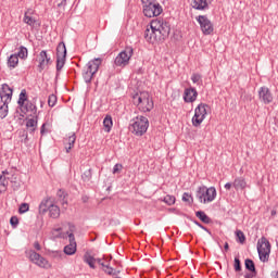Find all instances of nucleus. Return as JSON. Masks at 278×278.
Listing matches in <instances>:
<instances>
[{"label": "nucleus", "instance_id": "f257e3e1", "mask_svg": "<svg viewBox=\"0 0 278 278\" xmlns=\"http://www.w3.org/2000/svg\"><path fill=\"white\" fill-rule=\"evenodd\" d=\"M103 59L96 58L87 63V68L83 73L85 84H92V77L99 73V66H101Z\"/></svg>", "mask_w": 278, "mask_h": 278}, {"label": "nucleus", "instance_id": "f03ea898", "mask_svg": "<svg viewBox=\"0 0 278 278\" xmlns=\"http://www.w3.org/2000/svg\"><path fill=\"white\" fill-rule=\"evenodd\" d=\"M141 3L143 5V14L148 18L160 16V14L164 12V9L160 5V2H156L155 0H141Z\"/></svg>", "mask_w": 278, "mask_h": 278}, {"label": "nucleus", "instance_id": "7ed1b4c3", "mask_svg": "<svg viewBox=\"0 0 278 278\" xmlns=\"http://www.w3.org/2000/svg\"><path fill=\"white\" fill-rule=\"evenodd\" d=\"M132 99L134 105H137L140 112H151V110H153V99L149 98V93H137Z\"/></svg>", "mask_w": 278, "mask_h": 278}, {"label": "nucleus", "instance_id": "20e7f679", "mask_svg": "<svg viewBox=\"0 0 278 278\" xmlns=\"http://www.w3.org/2000/svg\"><path fill=\"white\" fill-rule=\"evenodd\" d=\"M129 129L135 136H144L149 129V118L146 116H137L132 119Z\"/></svg>", "mask_w": 278, "mask_h": 278}, {"label": "nucleus", "instance_id": "39448f33", "mask_svg": "<svg viewBox=\"0 0 278 278\" xmlns=\"http://www.w3.org/2000/svg\"><path fill=\"white\" fill-rule=\"evenodd\" d=\"M197 199H199L200 203H212L214 199H216V188L215 187H199L197 194Z\"/></svg>", "mask_w": 278, "mask_h": 278}, {"label": "nucleus", "instance_id": "423d86ee", "mask_svg": "<svg viewBox=\"0 0 278 278\" xmlns=\"http://www.w3.org/2000/svg\"><path fill=\"white\" fill-rule=\"evenodd\" d=\"M150 29L159 31V34H162L163 38H168V36H170V23L164 20H152L150 23Z\"/></svg>", "mask_w": 278, "mask_h": 278}, {"label": "nucleus", "instance_id": "0eeeda50", "mask_svg": "<svg viewBox=\"0 0 278 278\" xmlns=\"http://www.w3.org/2000/svg\"><path fill=\"white\" fill-rule=\"evenodd\" d=\"M132 55H134V48L126 47L115 58L114 60L115 66H119V68H125V66H129V60H131Z\"/></svg>", "mask_w": 278, "mask_h": 278}, {"label": "nucleus", "instance_id": "6e6552de", "mask_svg": "<svg viewBox=\"0 0 278 278\" xmlns=\"http://www.w3.org/2000/svg\"><path fill=\"white\" fill-rule=\"evenodd\" d=\"M257 253L261 262H268V258L270 257V241H268L266 237H262L261 239H258Z\"/></svg>", "mask_w": 278, "mask_h": 278}, {"label": "nucleus", "instance_id": "1a4fd4ad", "mask_svg": "<svg viewBox=\"0 0 278 278\" xmlns=\"http://www.w3.org/2000/svg\"><path fill=\"white\" fill-rule=\"evenodd\" d=\"M207 108H210V105L205 103H200L195 108L194 115L192 117L193 127H201V123H203V121H205V116H207Z\"/></svg>", "mask_w": 278, "mask_h": 278}, {"label": "nucleus", "instance_id": "9d476101", "mask_svg": "<svg viewBox=\"0 0 278 278\" xmlns=\"http://www.w3.org/2000/svg\"><path fill=\"white\" fill-rule=\"evenodd\" d=\"M28 257L33 264H36V266H39V268H51V265L47 258L42 257V255L38 254L36 251L30 250L28 252Z\"/></svg>", "mask_w": 278, "mask_h": 278}, {"label": "nucleus", "instance_id": "9b49d317", "mask_svg": "<svg viewBox=\"0 0 278 278\" xmlns=\"http://www.w3.org/2000/svg\"><path fill=\"white\" fill-rule=\"evenodd\" d=\"M197 21L204 36H210V34L214 33V25L212 24V21H210V18H207L205 15H199Z\"/></svg>", "mask_w": 278, "mask_h": 278}, {"label": "nucleus", "instance_id": "f8f14e48", "mask_svg": "<svg viewBox=\"0 0 278 278\" xmlns=\"http://www.w3.org/2000/svg\"><path fill=\"white\" fill-rule=\"evenodd\" d=\"M144 38L147 42H150L152 45L153 42H162L166 39L164 35L160 34V31L157 30H153L152 28L151 29L147 28L144 30Z\"/></svg>", "mask_w": 278, "mask_h": 278}, {"label": "nucleus", "instance_id": "ddd939ff", "mask_svg": "<svg viewBox=\"0 0 278 278\" xmlns=\"http://www.w3.org/2000/svg\"><path fill=\"white\" fill-rule=\"evenodd\" d=\"M12 94H14V90L10 88V85L2 84V87L0 89V99L1 102L4 103V105H10L12 101Z\"/></svg>", "mask_w": 278, "mask_h": 278}, {"label": "nucleus", "instance_id": "4468645a", "mask_svg": "<svg viewBox=\"0 0 278 278\" xmlns=\"http://www.w3.org/2000/svg\"><path fill=\"white\" fill-rule=\"evenodd\" d=\"M5 169L2 170V173L0 174V192H8V186L10 185L9 181H11L14 178V174H12Z\"/></svg>", "mask_w": 278, "mask_h": 278}, {"label": "nucleus", "instance_id": "2eb2a0df", "mask_svg": "<svg viewBox=\"0 0 278 278\" xmlns=\"http://www.w3.org/2000/svg\"><path fill=\"white\" fill-rule=\"evenodd\" d=\"M38 71L40 73H42V71H45L51 63V56H49V54H47V50H42L39 55H38Z\"/></svg>", "mask_w": 278, "mask_h": 278}, {"label": "nucleus", "instance_id": "dca6fc26", "mask_svg": "<svg viewBox=\"0 0 278 278\" xmlns=\"http://www.w3.org/2000/svg\"><path fill=\"white\" fill-rule=\"evenodd\" d=\"M21 112L27 114L30 112V116H38V106H36V98L33 101H27L23 106H21Z\"/></svg>", "mask_w": 278, "mask_h": 278}, {"label": "nucleus", "instance_id": "f3484780", "mask_svg": "<svg viewBox=\"0 0 278 278\" xmlns=\"http://www.w3.org/2000/svg\"><path fill=\"white\" fill-rule=\"evenodd\" d=\"M258 99L265 103V105L273 103V93L270 92V89H268V87H261L258 90Z\"/></svg>", "mask_w": 278, "mask_h": 278}, {"label": "nucleus", "instance_id": "a211bd4d", "mask_svg": "<svg viewBox=\"0 0 278 278\" xmlns=\"http://www.w3.org/2000/svg\"><path fill=\"white\" fill-rule=\"evenodd\" d=\"M70 244L64 247V253L65 255H75L77 253V242L75 241V235L70 233Z\"/></svg>", "mask_w": 278, "mask_h": 278}, {"label": "nucleus", "instance_id": "6ab92c4d", "mask_svg": "<svg viewBox=\"0 0 278 278\" xmlns=\"http://www.w3.org/2000/svg\"><path fill=\"white\" fill-rule=\"evenodd\" d=\"M197 97H199V92L197 91L195 88L190 87L185 89V93H184L185 103H194V101H197Z\"/></svg>", "mask_w": 278, "mask_h": 278}, {"label": "nucleus", "instance_id": "aec40b11", "mask_svg": "<svg viewBox=\"0 0 278 278\" xmlns=\"http://www.w3.org/2000/svg\"><path fill=\"white\" fill-rule=\"evenodd\" d=\"M77 140V135L73 132L72 135L66 136L63 139V144L65 147L66 153H71V150L75 147V142Z\"/></svg>", "mask_w": 278, "mask_h": 278}, {"label": "nucleus", "instance_id": "412c9836", "mask_svg": "<svg viewBox=\"0 0 278 278\" xmlns=\"http://www.w3.org/2000/svg\"><path fill=\"white\" fill-rule=\"evenodd\" d=\"M24 23H26V25H29V27H31L33 29H40V23L38 20H36L35 17H31L27 14V12L24 14Z\"/></svg>", "mask_w": 278, "mask_h": 278}, {"label": "nucleus", "instance_id": "4be33fe9", "mask_svg": "<svg viewBox=\"0 0 278 278\" xmlns=\"http://www.w3.org/2000/svg\"><path fill=\"white\" fill-rule=\"evenodd\" d=\"M26 127L29 134H34L38 127V115H33V118H26Z\"/></svg>", "mask_w": 278, "mask_h": 278}, {"label": "nucleus", "instance_id": "5701e85b", "mask_svg": "<svg viewBox=\"0 0 278 278\" xmlns=\"http://www.w3.org/2000/svg\"><path fill=\"white\" fill-rule=\"evenodd\" d=\"M191 5L194 10H207L210 8L207 0H192Z\"/></svg>", "mask_w": 278, "mask_h": 278}, {"label": "nucleus", "instance_id": "b1692460", "mask_svg": "<svg viewBox=\"0 0 278 278\" xmlns=\"http://www.w3.org/2000/svg\"><path fill=\"white\" fill-rule=\"evenodd\" d=\"M232 187L235 190H244L247 188V180L243 177H237L232 182Z\"/></svg>", "mask_w": 278, "mask_h": 278}, {"label": "nucleus", "instance_id": "393cba45", "mask_svg": "<svg viewBox=\"0 0 278 278\" xmlns=\"http://www.w3.org/2000/svg\"><path fill=\"white\" fill-rule=\"evenodd\" d=\"M52 205H53V202H51L50 199L42 200L41 203L39 204V214H45L46 212H49Z\"/></svg>", "mask_w": 278, "mask_h": 278}, {"label": "nucleus", "instance_id": "a878e982", "mask_svg": "<svg viewBox=\"0 0 278 278\" xmlns=\"http://www.w3.org/2000/svg\"><path fill=\"white\" fill-rule=\"evenodd\" d=\"M113 125L114 122L112 121V115H106L103 119L104 131H106V134H110L112 131Z\"/></svg>", "mask_w": 278, "mask_h": 278}, {"label": "nucleus", "instance_id": "bb28decb", "mask_svg": "<svg viewBox=\"0 0 278 278\" xmlns=\"http://www.w3.org/2000/svg\"><path fill=\"white\" fill-rule=\"evenodd\" d=\"M195 216L199 218V220L204 223V225H210V223H212V218H210V216H207V214H205L203 211H197Z\"/></svg>", "mask_w": 278, "mask_h": 278}, {"label": "nucleus", "instance_id": "cd10ccee", "mask_svg": "<svg viewBox=\"0 0 278 278\" xmlns=\"http://www.w3.org/2000/svg\"><path fill=\"white\" fill-rule=\"evenodd\" d=\"M56 58H66V43L61 41L56 47Z\"/></svg>", "mask_w": 278, "mask_h": 278}, {"label": "nucleus", "instance_id": "c85d7f7f", "mask_svg": "<svg viewBox=\"0 0 278 278\" xmlns=\"http://www.w3.org/2000/svg\"><path fill=\"white\" fill-rule=\"evenodd\" d=\"M84 262L85 264H88V266L91 267L92 269L97 268V266H94V264H97V258H94V256L86 253L84 255Z\"/></svg>", "mask_w": 278, "mask_h": 278}, {"label": "nucleus", "instance_id": "c756f323", "mask_svg": "<svg viewBox=\"0 0 278 278\" xmlns=\"http://www.w3.org/2000/svg\"><path fill=\"white\" fill-rule=\"evenodd\" d=\"M245 270H249L250 273H254V275H257V269L255 268V262L251 258H247L244 261Z\"/></svg>", "mask_w": 278, "mask_h": 278}, {"label": "nucleus", "instance_id": "7c9ffc66", "mask_svg": "<svg viewBox=\"0 0 278 278\" xmlns=\"http://www.w3.org/2000/svg\"><path fill=\"white\" fill-rule=\"evenodd\" d=\"M9 68H16L18 66V56L16 54H11L8 59Z\"/></svg>", "mask_w": 278, "mask_h": 278}, {"label": "nucleus", "instance_id": "2f4dec72", "mask_svg": "<svg viewBox=\"0 0 278 278\" xmlns=\"http://www.w3.org/2000/svg\"><path fill=\"white\" fill-rule=\"evenodd\" d=\"M27 101H29L27 98V90L22 89L18 100H17V104L20 105V108H22L24 104L27 103Z\"/></svg>", "mask_w": 278, "mask_h": 278}, {"label": "nucleus", "instance_id": "473e14b6", "mask_svg": "<svg viewBox=\"0 0 278 278\" xmlns=\"http://www.w3.org/2000/svg\"><path fill=\"white\" fill-rule=\"evenodd\" d=\"M50 218H60V206L52 204L49 208Z\"/></svg>", "mask_w": 278, "mask_h": 278}, {"label": "nucleus", "instance_id": "72a5a7b5", "mask_svg": "<svg viewBox=\"0 0 278 278\" xmlns=\"http://www.w3.org/2000/svg\"><path fill=\"white\" fill-rule=\"evenodd\" d=\"M236 241L239 242V244H244L247 242V236H244V232L242 230H236Z\"/></svg>", "mask_w": 278, "mask_h": 278}, {"label": "nucleus", "instance_id": "f704fd0d", "mask_svg": "<svg viewBox=\"0 0 278 278\" xmlns=\"http://www.w3.org/2000/svg\"><path fill=\"white\" fill-rule=\"evenodd\" d=\"M17 58H21V60H26L28 52L25 46H21L17 53H15Z\"/></svg>", "mask_w": 278, "mask_h": 278}, {"label": "nucleus", "instance_id": "c9c22d12", "mask_svg": "<svg viewBox=\"0 0 278 278\" xmlns=\"http://www.w3.org/2000/svg\"><path fill=\"white\" fill-rule=\"evenodd\" d=\"M66 64V58L56 56V72L60 73L64 65Z\"/></svg>", "mask_w": 278, "mask_h": 278}, {"label": "nucleus", "instance_id": "e433bc0d", "mask_svg": "<svg viewBox=\"0 0 278 278\" xmlns=\"http://www.w3.org/2000/svg\"><path fill=\"white\" fill-rule=\"evenodd\" d=\"M103 270L106 275H112L113 277L121 273V270H116L113 267H111L110 264H106Z\"/></svg>", "mask_w": 278, "mask_h": 278}, {"label": "nucleus", "instance_id": "4c0bfd02", "mask_svg": "<svg viewBox=\"0 0 278 278\" xmlns=\"http://www.w3.org/2000/svg\"><path fill=\"white\" fill-rule=\"evenodd\" d=\"M81 179L83 181H90V179H92V168L85 170L81 175Z\"/></svg>", "mask_w": 278, "mask_h": 278}, {"label": "nucleus", "instance_id": "58836bf2", "mask_svg": "<svg viewBox=\"0 0 278 278\" xmlns=\"http://www.w3.org/2000/svg\"><path fill=\"white\" fill-rule=\"evenodd\" d=\"M233 268L236 273H240L242 270V263L238 256L235 257Z\"/></svg>", "mask_w": 278, "mask_h": 278}, {"label": "nucleus", "instance_id": "ea45409f", "mask_svg": "<svg viewBox=\"0 0 278 278\" xmlns=\"http://www.w3.org/2000/svg\"><path fill=\"white\" fill-rule=\"evenodd\" d=\"M55 103H58V97L55 94H50L48 98L49 108H55Z\"/></svg>", "mask_w": 278, "mask_h": 278}, {"label": "nucleus", "instance_id": "a19ab883", "mask_svg": "<svg viewBox=\"0 0 278 278\" xmlns=\"http://www.w3.org/2000/svg\"><path fill=\"white\" fill-rule=\"evenodd\" d=\"M202 79H203V77L199 73H193L191 75V81H193V84H198L199 85V84H201Z\"/></svg>", "mask_w": 278, "mask_h": 278}, {"label": "nucleus", "instance_id": "79ce46f5", "mask_svg": "<svg viewBox=\"0 0 278 278\" xmlns=\"http://www.w3.org/2000/svg\"><path fill=\"white\" fill-rule=\"evenodd\" d=\"M8 116V104L3 102V104L0 106V118H5Z\"/></svg>", "mask_w": 278, "mask_h": 278}, {"label": "nucleus", "instance_id": "37998d69", "mask_svg": "<svg viewBox=\"0 0 278 278\" xmlns=\"http://www.w3.org/2000/svg\"><path fill=\"white\" fill-rule=\"evenodd\" d=\"M29 212V204L28 203H22L18 207V214H25Z\"/></svg>", "mask_w": 278, "mask_h": 278}, {"label": "nucleus", "instance_id": "c03bdc74", "mask_svg": "<svg viewBox=\"0 0 278 278\" xmlns=\"http://www.w3.org/2000/svg\"><path fill=\"white\" fill-rule=\"evenodd\" d=\"M163 201H164V203H166L167 205H175L176 199H175L174 195H166Z\"/></svg>", "mask_w": 278, "mask_h": 278}, {"label": "nucleus", "instance_id": "a18cd8bd", "mask_svg": "<svg viewBox=\"0 0 278 278\" xmlns=\"http://www.w3.org/2000/svg\"><path fill=\"white\" fill-rule=\"evenodd\" d=\"M11 184H12V188L13 190H18V188H21V182L16 181V177L11 178Z\"/></svg>", "mask_w": 278, "mask_h": 278}, {"label": "nucleus", "instance_id": "49530a36", "mask_svg": "<svg viewBox=\"0 0 278 278\" xmlns=\"http://www.w3.org/2000/svg\"><path fill=\"white\" fill-rule=\"evenodd\" d=\"M194 225H197L198 227H200V229H203L204 231L207 232L208 236H212V231H210V229H207V227L203 226L201 223H199L197 219L193 220Z\"/></svg>", "mask_w": 278, "mask_h": 278}, {"label": "nucleus", "instance_id": "de8ad7c7", "mask_svg": "<svg viewBox=\"0 0 278 278\" xmlns=\"http://www.w3.org/2000/svg\"><path fill=\"white\" fill-rule=\"evenodd\" d=\"M121 170H123V164H115L113 167V175H117L118 173H121Z\"/></svg>", "mask_w": 278, "mask_h": 278}, {"label": "nucleus", "instance_id": "09e8293b", "mask_svg": "<svg viewBox=\"0 0 278 278\" xmlns=\"http://www.w3.org/2000/svg\"><path fill=\"white\" fill-rule=\"evenodd\" d=\"M10 225H11L12 227H18V217L12 216V217L10 218Z\"/></svg>", "mask_w": 278, "mask_h": 278}, {"label": "nucleus", "instance_id": "8fccbe9b", "mask_svg": "<svg viewBox=\"0 0 278 278\" xmlns=\"http://www.w3.org/2000/svg\"><path fill=\"white\" fill-rule=\"evenodd\" d=\"M190 199H191V201H192V195H191L190 193L185 192V193L182 194V201H185V203H190Z\"/></svg>", "mask_w": 278, "mask_h": 278}, {"label": "nucleus", "instance_id": "3c124183", "mask_svg": "<svg viewBox=\"0 0 278 278\" xmlns=\"http://www.w3.org/2000/svg\"><path fill=\"white\" fill-rule=\"evenodd\" d=\"M75 230H76L75 225H73L72 223H68L67 236H68L70 233H73V235L75 236Z\"/></svg>", "mask_w": 278, "mask_h": 278}, {"label": "nucleus", "instance_id": "603ef678", "mask_svg": "<svg viewBox=\"0 0 278 278\" xmlns=\"http://www.w3.org/2000/svg\"><path fill=\"white\" fill-rule=\"evenodd\" d=\"M46 127H47V123H43V124L41 125V128H40V134H41V136H45V134H47Z\"/></svg>", "mask_w": 278, "mask_h": 278}, {"label": "nucleus", "instance_id": "864d4df0", "mask_svg": "<svg viewBox=\"0 0 278 278\" xmlns=\"http://www.w3.org/2000/svg\"><path fill=\"white\" fill-rule=\"evenodd\" d=\"M96 263L99 264L100 266H102V268H105V266L108 265V264H105V262H103V260H101V258H96Z\"/></svg>", "mask_w": 278, "mask_h": 278}, {"label": "nucleus", "instance_id": "5fc2aeb1", "mask_svg": "<svg viewBox=\"0 0 278 278\" xmlns=\"http://www.w3.org/2000/svg\"><path fill=\"white\" fill-rule=\"evenodd\" d=\"M34 248L36 249V251H40V249H42V247L40 245V242L38 241L34 243Z\"/></svg>", "mask_w": 278, "mask_h": 278}, {"label": "nucleus", "instance_id": "6e6d98bb", "mask_svg": "<svg viewBox=\"0 0 278 278\" xmlns=\"http://www.w3.org/2000/svg\"><path fill=\"white\" fill-rule=\"evenodd\" d=\"M253 277H257V274L251 273V274H245L244 275V278H253Z\"/></svg>", "mask_w": 278, "mask_h": 278}, {"label": "nucleus", "instance_id": "4d7b16f0", "mask_svg": "<svg viewBox=\"0 0 278 278\" xmlns=\"http://www.w3.org/2000/svg\"><path fill=\"white\" fill-rule=\"evenodd\" d=\"M233 186V184H231V182H227L225 186H224V188H225V190H231V187Z\"/></svg>", "mask_w": 278, "mask_h": 278}, {"label": "nucleus", "instance_id": "13d9d810", "mask_svg": "<svg viewBox=\"0 0 278 278\" xmlns=\"http://www.w3.org/2000/svg\"><path fill=\"white\" fill-rule=\"evenodd\" d=\"M66 5V0H62L59 4L58 8H65Z\"/></svg>", "mask_w": 278, "mask_h": 278}, {"label": "nucleus", "instance_id": "bf43d9fd", "mask_svg": "<svg viewBox=\"0 0 278 278\" xmlns=\"http://www.w3.org/2000/svg\"><path fill=\"white\" fill-rule=\"evenodd\" d=\"M89 199H90V198H89L88 195H83V197H81L83 203H88Z\"/></svg>", "mask_w": 278, "mask_h": 278}, {"label": "nucleus", "instance_id": "052dcab7", "mask_svg": "<svg viewBox=\"0 0 278 278\" xmlns=\"http://www.w3.org/2000/svg\"><path fill=\"white\" fill-rule=\"evenodd\" d=\"M224 249H225V251H229V243H228V242H226V243L224 244Z\"/></svg>", "mask_w": 278, "mask_h": 278}, {"label": "nucleus", "instance_id": "680f3d73", "mask_svg": "<svg viewBox=\"0 0 278 278\" xmlns=\"http://www.w3.org/2000/svg\"><path fill=\"white\" fill-rule=\"evenodd\" d=\"M23 136L25 137L24 142H28V141H29V137H28V135H27V134H25V135H23Z\"/></svg>", "mask_w": 278, "mask_h": 278}, {"label": "nucleus", "instance_id": "e2e57ef3", "mask_svg": "<svg viewBox=\"0 0 278 278\" xmlns=\"http://www.w3.org/2000/svg\"><path fill=\"white\" fill-rule=\"evenodd\" d=\"M273 275L275 278H278V271H274Z\"/></svg>", "mask_w": 278, "mask_h": 278}, {"label": "nucleus", "instance_id": "0e129e2a", "mask_svg": "<svg viewBox=\"0 0 278 278\" xmlns=\"http://www.w3.org/2000/svg\"><path fill=\"white\" fill-rule=\"evenodd\" d=\"M277 214V211H271V216H275Z\"/></svg>", "mask_w": 278, "mask_h": 278}, {"label": "nucleus", "instance_id": "69168bd1", "mask_svg": "<svg viewBox=\"0 0 278 278\" xmlns=\"http://www.w3.org/2000/svg\"><path fill=\"white\" fill-rule=\"evenodd\" d=\"M56 231H62V228H58Z\"/></svg>", "mask_w": 278, "mask_h": 278}, {"label": "nucleus", "instance_id": "338daca9", "mask_svg": "<svg viewBox=\"0 0 278 278\" xmlns=\"http://www.w3.org/2000/svg\"><path fill=\"white\" fill-rule=\"evenodd\" d=\"M112 260V256L109 257V260L106 262H110Z\"/></svg>", "mask_w": 278, "mask_h": 278}]
</instances>
